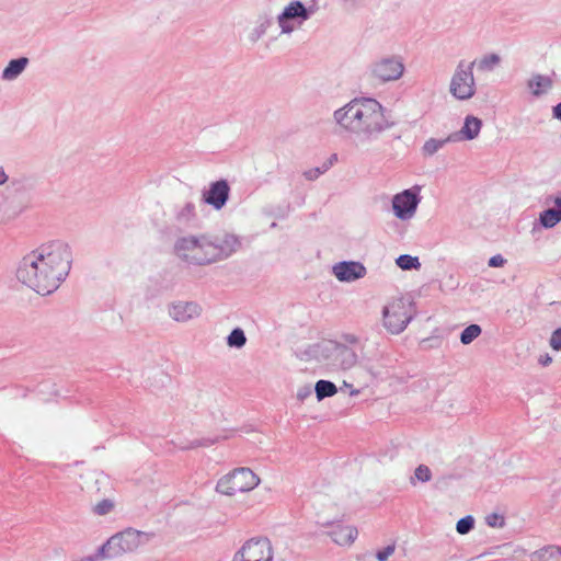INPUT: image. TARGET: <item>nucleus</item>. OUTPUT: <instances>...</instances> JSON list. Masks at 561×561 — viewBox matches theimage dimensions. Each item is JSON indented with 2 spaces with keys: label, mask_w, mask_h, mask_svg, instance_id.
Returning <instances> with one entry per match:
<instances>
[{
  "label": "nucleus",
  "mask_w": 561,
  "mask_h": 561,
  "mask_svg": "<svg viewBox=\"0 0 561 561\" xmlns=\"http://www.w3.org/2000/svg\"><path fill=\"white\" fill-rule=\"evenodd\" d=\"M414 316L413 304L408 298H396L382 310L383 325L392 334L401 333Z\"/></svg>",
  "instance_id": "nucleus-7"
},
{
  "label": "nucleus",
  "mask_w": 561,
  "mask_h": 561,
  "mask_svg": "<svg viewBox=\"0 0 561 561\" xmlns=\"http://www.w3.org/2000/svg\"><path fill=\"white\" fill-rule=\"evenodd\" d=\"M310 394H311V389L309 387H306V388H302V389L298 390L297 398L299 400H304L305 398H307Z\"/></svg>",
  "instance_id": "nucleus-39"
},
{
  "label": "nucleus",
  "mask_w": 561,
  "mask_h": 561,
  "mask_svg": "<svg viewBox=\"0 0 561 561\" xmlns=\"http://www.w3.org/2000/svg\"><path fill=\"white\" fill-rule=\"evenodd\" d=\"M345 341L352 345H355L358 343V339L355 335L348 334L345 336Z\"/></svg>",
  "instance_id": "nucleus-44"
},
{
  "label": "nucleus",
  "mask_w": 561,
  "mask_h": 561,
  "mask_svg": "<svg viewBox=\"0 0 561 561\" xmlns=\"http://www.w3.org/2000/svg\"><path fill=\"white\" fill-rule=\"evenodd\" d=\"M231 561H274V547L267 537H253L242 543Z\"/></svg>",
  "instance_id": "nucleus-11"
},
{
  "label": "nucleus",
  "mask_w": 561,
  "mask_h": 561,
  "mask_svg": "<svg viewBox=\"0 0 561 561\" xmlns=\"http://www.w3.org/2000/svg\"><path fill=\"white\" fill-rule=\"evenodd\" d=\"M474 66L476 61L457 64L449 83V92L456 100L467 101L476 94Z\"/></svg>",
  "instance_id": "nucleus-8"
},
{
  "label": "nucleus",
  "mask_w": 561,
  "mask_h": 561,
  "mask_svg": "<svg viewBox=\"0 0 561 561\" xmlns=\"http://www.w3.org/2000/svg\"><path fill=\"white\" fill-rule=\"evenodd\" d=\"M527 88L535 98L547 94L553 88L551 76L535 73L527 81Z\"/></svg>",
  "instance_id": "nucleus-19"
},
{
  "label": "nucleus",
  "mask_w": 561,
  "mask_h": 561,
  "mask_svg": "<svg viewBox=\"0 0 561 561\" xmlns=\"http://www.w3.org/2000/svg\"><path fill=\"white\" fill-rule=\"evenodd\" d=\"M71 251L62 241L42 244L26 254L16 270L18 279L39 295L54 293L71 268Z\"/></svg>",
  "instance_id": "nucleus-1"
},
{
  "label": "nucleus",
  "mask_w": 561,
  "mask_h": 561,
  "mask_svg": "<svg viewBox=\"0 0 561 561\" xmlns=\"http://www.w3.org/2000/svg\"><path fill=\"white\" fill-rule=\"evenodd\" d=\"M448 142H454L449 140V135L444 139L430 138L424 142L422 153L426 157H432Z\"/></svg>",
  "instance_id": "nucleus-23"
},
{
  "label": "nucleus",
  "mask_w": 561,
  "mask_h": 561,
  "mask_svg": "<svg viewBox=\"0 0 561 561\" xmlns=\"http://www.w3.org/2000/svg\"><path fill=\"white\" fill-rule=\"evenodd\" d=\"M539 558L541 561H561V548L548 547L540 551Z\"/></svg>",
  "instance_id": "nucleus-30"
},
{
  "label": "nucleus",
  "mask_w": 561,
  "mask_h": 561,
  "mask_svg": "<svg viewBox=\"0 0 561 561\" xmlns=\"http://www.w3.org/2000/svg\"><path fill=\"white\" fill-rule=\"evenodd\" d=\"M333 275L344 283H352L366 275V267L360 262L343 261L333 265Z\"/></svg>",
  "instance_id": "nucleus-16"
},
{
  "label": "nucleus",
  "mask_w": 561,
  "mask_h": 561,
  "mask_svg": "<svg viewBox=\"0 0 561 561\" xmlns=\"http://www.w3.org/2000/svg\"><path fill=\"white\" fill-rule=\"evenodd\" d=\"M196 217V206L193 202H186L175 210V219L180 224H188Z\"/></svg>",
  "instance_id": "nucleus-22"
},
{
  "label": "nucleus",
  "mask_w": 561,
  "mask_h": 561,
  "mask_svg": "<svg viewBox=\"0 0 561 561\" xmlns=\"http://www.w3.org/2000/svg\"><path fill=\"white\" fill-rule=\"evenodd\" d=\"M168 317L180 324L198 319L203 313L201 304L194 300H172L167 305Z\"/></svg>",
  "instance_id": "nucleus-13"
},
{
  "label": "nucleus",
  "mask_w": 561,
  "mask_h": 561,
  "mask_svg": "<svg viewBox=\"0 0 561 561\" xmlns=\"http://www.w3.org/2000/svg\"><path fill=\"white\" fill-rule=\"evenodd\" d=\"M539 221L542 227L550 229L561 221V213L554 208H548L540 213Z\"/></svg>",
  "instance_id": "nucleus-24"
},
{
  "label": "nucleus",
  "mask_w": 561,
  "mask_h": 561,
  "mask_svg": "<svg viewBox=\"0 0 561 561\" xmlns=\"http://www.w3.org/2000/svg\"><path fill=\"white\" fill-rule=\"evenodd\" d=\"M540 363H541L543 366H546V365H548V364H550V363H551V357H549V356L547 355L545 358L540 359Z\"/></svg>",
  "instance_id": "nucleus-46"
},
{
  "label": "nucleus",
  "mask_w": 561,
  "mask_h": 561,
  "mask_svg": "<svg viewBox=\"0 0 561 561\" xmlns=\"http://www.w3.org/2000/svg\"><path fill=\"white\" fill-rule=\"evenodd\" d=\"M260 484V478L249 468H237L221 477L216 484V492L233 496L237 493H245Z\"/></svg>",
  "instance_id": "nucleus-6"
},
{
  "label": "nucleus",
  "mask_w": 561,
  "mask_h": 561,
  "mask_svg": "<svg viewBox=\"0 0 561 561\" xmlns=\"http://www.w3.org/2000/svg\"><path fill=\"white\" fill-rule=\"evenodd\" d=\"M313 14V10L306 8L301 1L289 2L276 16L282 35H290L300 28Z\"/></svg>",
  "instance_id": "nucleus-10"
},
{
  "label": "nucleus",
  "mask_w": 561,
  "mask_h": 561,
  "mask_svg": "<svg viewBox=\"0 0 561 561\" xmlns=\"http://www.w3.org/2000/svg\"><path fill=\"white\" fill-rule=\"evenodd\" d=\"M241 247L240 239L231 233L210 236L213 261L218 262L228 259Z\"/></svg>",
  "instance_id": "nucleus-14"
},
{
  "label": "nucleus",
  "mask_w": 561,
  "mask_h": 561,
  "mask_svg": "<svg viewBox=\"0 0 561 561\" xmlns=\"http://www.w3.org/2000/svg\"><path fill=\"white\" fill-rule=\"evenodd\" d=\"M328 171V165L317 167L304 172V176L308 181L317 180L321 174Z\"/></svg>",
  "instance_id": "nucleus-34"
},
{
  "label": "nucleus",
  "mask_w": 561,
  "mask_h": 561,
  "mask_svg": "<svg viewBox=\"0 0 561 561\" xmlns=\"http://www.w3.org/2000/svg\"><path fill=\"white\" fill-rule=\"evenodd\" d=\"M553 203H554V209H558L560 213H561V197H556L553 199Z\"/></svg>",
  "instance_id": "nucleus-45"
},
{
  "label": "nucleus",
  "mask_w": 561,
  "mask_h": 561,
  "mask_svg": "<svg viewBox=\"0 0 561 561\" xmlns=\"http://www.w3.org/2000/svg\"><path fill=\"white\" fill-rule=\"evenodd\" d=\"M151 538V534L127 528L113 535L103 543L95 554L87 557L82 561H102L104 559H114L125 553L136 551L139 547L146 545Z\"/></svg>",
  "instance_id": "nucleus-3"
},
{
  "label": "nucleus",
  "mask_w": 561,
  "mask_h": 561,
  "mask_svg": "<svg viewBox=\"0 0 561 561\" xmlns=\"http://www.w3.org/2000/svg\"><path fill=\"white\" fill-rule=\"evenodd\" d=\"M274 19L270 13L260 14L255 21V25L249 33V41L251 43L260 41L272 27Z\"/></svg>",
  "instance_id": "nucleus-20"
},
{
  "label": "nucleus",
  "mask_w": 561,
  "mask_h": 561,
  "mask_svg": "<svg viewBox=\"0 0 561 561\" xmlns=\"http://www.w3.org/2000/svg\"><path fill=\"white\" fill-rule=\"evenodd\" d=\"M414 478L421 482H428L432 479L431 469L425 465H420L414 471Z\"/></svg>",
  "instance_id": "nucleus-32"
},
{
  "label": "nucleus",
  "mask_w": 561,
  "mask_h": 561,
  "mask_svg": "<svg viewBox=\"0 0 561 561\" xmlns=\"http://www.w3.org/2000/svg\"><path fill=\"white\" fill-rule=\"evenodd\" d=\"M8 175L3 168H0V185H3L8 181Z\"/></svg>",
  "instance_id": "nucleus-43"
},
{
  "label": "nucleus",
  "mask_w": 561,
  "mask_h": 561,
  "mask_svg": "<svg viewBox=\"0 0 561 561\" xmlns=\"http://www.w3.org/2000/svg\"><path fill=\"white\" fill-rule=\"evenodd\" d=\"M396 264L403 271L417 270L421 267V263L417 256L409 254H401L397 257Z\"/></svg>",
  "instance_id": "nucleus-27"
},
{
  "label": "nucleus",
  "mask_w": 561,
  "mask_h": 561,
  "mask_svg": "<svg viewBox=\"0 0 561 561\" xmlns=\"http://www.w3.org/2000/svg\"><path fill=\"white\" fill-rule=\"evenodd\" d=\"M314 391L319 401L332 397L336 393V386L329 380H319L314 386Z\"/></svg>",
  "instance_id": "nucleus-26"
},
{
  "label": "nucleus",
  "mask_w": 561,
  "mask_h": 561,
  "mask_svg": "<svg viewBox=\"0 0 561 561\" xmlns=\"http://www.w3.org/2000/svg\"><path fill=\"white\" fill-rule=\"evenodd\" d=\"M329 536L339 546H351L356 540L358 531L352 525L337 524L329 531Z\"/></svg>",
  "instance_id": "nucleus-18"
},
{
  "label": "nucleus",
  "mask_w": 561,
  "mask_h": 561,
  "mask_svg": "<svg viewBox=\"0 0 561 561\" xmlns=\"http://www.w3.org/2000/svg\"><path fill=\"white\" fill-rule=\"evenodd\" d=\"M339 128L355 136L360 142L376 140L380 134L392 127L385 107L373 98H355L333 112Z\"/></svg>",
  "instance_id": "nucleus-2"
},
{
  "label": "nucleus",
  "mask_w": 561,
  "mask_h": 561,
  "mask_svg": "<svg viewBox=\"0 0 561 561\" xmlns=\"http://www.w3.org/2000/svg\"><path fill=\"white\" fill-rule=\"evenodd\" d=\"M337 154L336 153H332L330 156V158L328 159L327 162H324L322 165H328V170L334 164L337 162Z\"/></svg>",
  "instance_id": "nucleus-41"
},
{
  "label": "nucleus",
  "mask_w": 561,
  "mask_h": 561,
  "mask_svg": "<svg viewBox=\"0 0 561 561\" xmlns=\"http://www.w3.org/2000/svg\"><path fill=\"white\" fill-rule=\"evenodd\" d=\"M482 330L478 324L468 325L460 334V342L465 345L470 344L474 341L480 334Z\"/></svg>",
  "instance_id": "nucleus-29"
},
{
  "label": "nucleus",
  "mask_w": 561,
  "mask_h": 561,
  "mask_svg": "<svg viewBox=\"0 0 561 561\" xmlns=\"http://www.w3.org/2000/svg\"><path fill=\"white\" fill-rule=\"evenodd\" d=\"M482 128V121L473 115H467L465 117V122L462 127L449 135V140L454 142L463 141V140H473L476 139Z\"/></svg>",
  "instance_id": "nucleus-17"
},
{
  "label": "nucleus",
  "mask_w": 561,
  "mask_h": 561,
  "mask_svg": "<svg viewBox=\"0 0 561 561\" xmlns=\"http://www.w3.org/2000/svg\"><path fill=\"white\" fill-rule=\"evenodd\" d=\"M477 68L480 71H492L495 67L501 64V57L497 54H488L481 57L479 60H474Z\"/></svg>",
  "instance_id": "nucleus-25"
},
{
  "label": "nucleus",
  "mask_w": 561,
  "mask_h": 561,
  "mask_svg": "<svg viewBox=\"0 0 561 561\" xmlns=\"http://www.w3.org/2000/svg\"><path fill=\"white\" fill-rule=\"evenodd\" d=\"M114 508V503L111 500H102L99 502L94 508L93 512L98 515H106Z\"/></svg>",
  "instance_id": "nucleus-33"
},
{
  "label": "nucleus",
  "mask_w": 561,
  "mask_h": 561,
  "mask_svg": "<svg viewBox=\"0 0 561 561\" xmlns=\"http://www.w3.org/2000/svg\"><path fill=\"white\" fill-rule=\"evenodd\" d=\"M30 60L26 57H20L9 61L7 67L2 70L1 79L4 81H13L18 79L26 69Z\"/></svg>",
  "instance_id": "nucleus-21"
},
{
  "label": "nucleus",
  "mask_w": 561,
  "mask_h": 561,
  "mask_svg": "<svg viewBox=\"0 0 561 561\" xmlns=\"http://www.w3.org/2000/svg\"><path fill=\"white\" fill-rule=\"evenodd\" d=\"M394 546L393 545H389L387 547H385L383 549L379 550L377 553H376V558L378 561H387L388 558L390 556L393 554L394 552Z\"/></svg>",
  "instance_id": "nucleus-37"
},
{
  "label": "nucleus",
  "mask_w": 561,
  "mask_h": 561,
  "mask_svg": "<svg viewBox=\"0 0 561 561\" xmlns=\"http://www.w3.org/2000/svg\"><path fill=\"white\" fill-rule=\"evenodd\" d=\"M505 263L506 260L501 254H496L490 257L488 264L490 267H502Z\"/></svg>",
  "instance_id": "nucleus-38"
},
{
  "label": "nucleus",
  "mask_w": 561,
  "mask_h": 561,
  "mask_svg": "<svg viewBox=\"0 0 561 561\" xmlns=\"http://www.w3.org/2000/svg\"><path fill=\"white\" fill-rule=\"evenodd\" d=\"M405 67L401 56L390 55L383 56L369 66V77L379 82L388 83L402 78Z\"/></svg>",
  "instance_id": "nucleus-9"
},
{
  "label": "nucleus",
  "mask_w": 561,
  "mask_h": 561,
  "mask_svg": "<svg viewBox=\"0 0 561 561\" xmlns=\"http://www.w3.org/2000/svg\"><path fill=\"white\" fill-rule=\"evenodd\" d=\"M245 343H247V336H245L243 330L240 328L233 329L227 337V344L230 347L241 348L245 345Z\"/></svg>",
  "instance_id": "nucleus-28"
},
{
  "label": "nucleus",
  "mask_w": 561,
  "mask_h": 561,
  "mask_svg": "<svg viewBox=\"0 0 561 561\" xmlns=\"http://www.w3.org/2000/svg\"><path fill=\"white\" fill-rule=\"evenodd\" d=\"M553 117L561 121V102L552 108Z\"/></svg>",
  "instance_id": "nucleus-42"
},
{
  "label": "nucleus",
  "mask_w": 561,
  "mask_h": 561,
  "mask_svg": "<svg viewBox=\"0 0 561 561\" xmlns=\"http://www.w3.org/2000/svg\"><path fill=\"white\" fill-rule=\"evenodd\" d=\"M485 523L490 527H503L504 524H505L504 517L502 515L496 514V513L489 514L485 517Z\"/></svg>",
  "instance_id": "nucleus-35"
},
{
  "label": "nucleus",
  "mask_w": 561,
  "mask_h": 561,
  "mask_svg": "<svg viewBox=\"0 0 561 561\" xmlns=\"http://www.w3.org/2000/svg\"><path fill=\"white\" fill-rule=\"evenodd\" d=\"M420 191V186H414L393 196L392 209L398 219L405 221L414 217L421 202Z\"/></svg>",
  "instance_id": "nucleus-12"
},
{
  "label": "nucleus",
  "mask_w": 561,
  "mask_h": 561,
  "mask_svg": "<svg viewBox=\"0 0 561 561\" xmlns=\"http://www.w3.org/2000/svg\"><path fill=\"white\" fill-rule=\"evenodd\" d=\"M175 254L184 262L193 265L214 263L210 248V236L190 234L178 239Z\"/></svg>",
  "instance_id": "nucleus-4"
},
{
  "label": "nucleus",
  "mask_w": 561,
  "mask_h": 561,
  "mask_svg": "<svg viewBox=\"0 0 561 561\" xmlns=\"http://www.w3.org/2000/svg\"><path fill=\"white\" fill-rule=\"evenodd\" d=\"M230 186L226 180H219L210 183L209 188L203 191L202 199L205 204L216 210L225 207L229 199Z\"/></svg>",
  "instance_id": "nucleus-15"
},
{
  "label": "nucleus",
  "mask_w": 561,
  "mask_h": 561,
  "mask_svg": "<svg viewBox=\"0 0 561 561\" xmlns=\"http://www.w3.org/2000/svg\"><path fill=\"white\" fill-rule=\"evenodd\" d=\"M350 389V396H357L359 393L358 389H354L352 385L347 383L346 381L343 382V386L341 387V390Z\"/></svg>",
  "instance_id": "nucleus-40"
},
{
  "label": "nucleus",
  "mask_w": 561,
  "mask_h": 561,
  "mask_svg": "<svg viewBox=\"0 0 561 561\" xmlns=\"http://www.w3.org/2000/svg\"><path fill=\"white\" fill-rule=\"evenodd\" d=\"M318 358L332 370H347L357 363L356 352L347 345L324 341L317 345Z\"/></svg>",
  "instance_id": "nucleus-5"
},
{
  "label": "nucleus",
  "mask_w": 561,
  "mask_h": 561,
  "mask_svg": "<svg viewBox=\"0 0 561 561\" xmlns=\"http://www.w3.org/2000/svg\"><path fill=\"white\" fill-rule=\"evenodd\" d=\"M550 346L554 351H561V328L554 330L550 337Z\"/></svg>",
  "instance_id": "nucleus-36"
},
{
  "label": "nucleus",
  "mask_w": 561,
  "mask_h": 561,
  "mask_svg": "<svg viewBox=\"0 0 561 561\" xmlns=\"http://www.w3.org/2000/svg\"><path fill=\"white\" fill-rule=\"evenodd\" d=\"M473 526H474V519L472 516L468 515V516L460 518L457 522L456 530L460 535H466L472 530Z\"/></svg>",
  "instance_id": "nucleus-31"
}]
</instances>
